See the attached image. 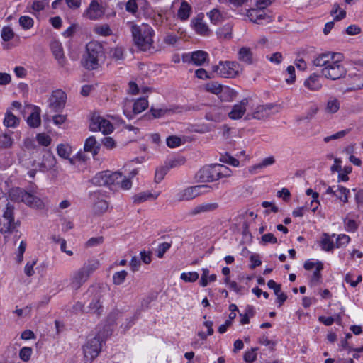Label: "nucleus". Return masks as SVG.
I'll return each mask as SVG.
<instances>
[{
    "label": "nucleus",
    "instance_id": "16",
    "mask_svg": "<svg viewBox=\"0 0 363 363\" xmlns=\"http://www.w3.org/2000/svg\"><path fill=\"white\" fill-rule=\"evenodd\" d=\"M218 207L219 205L216 202L201 203L191 209L188 215L189 216H194L203 213L212 212L217 210Z\"/></svg>",
    "mask_w": 363,
    "mask_h": 363
},
{
    "label": "nucleus",
    "instance_id": "37",
    "mask_svg": "<svg viewBox=\"0 0 363 363\" xmlns=\"http://www.w3.org/2000/svg\"><path fill=\"white\" fill-rule=\"evenodd\" d=\"M274 162H275V159L273 156L266 157L264 160H262V161L260 163L254 165L253 167H250V172L252 173H255V170L270 166V165L273 164Z\"/></svg>",
    "mask_w": 363,
    "mask_h": 363
},
{
    "label": "nucleus",
    "instance_id": "41",
    "mask_svg": "<svg viewBox=\"0 0 363 363\" xmlns=\"http://www.w3.org/2000/svg\"><path fill=\"white\" fill-rule=\"evenodd\" d=\"M27 123L32 128H37L40 125L41 120L38 112H33L28 118Z\"/></svg>",
    "mask_w": 363,
    "mask_h": 363
},
{
    "label": "nucleus",
    "instance_id": "62",
    "mask_svg": "<svg viewBox=\"0 0 363 363\" xmlns=\"http://www.w3.org/2000/svg\"><path fill=\"white\" fill-rule=\"evenodd\" d=\"M350 238L345 234L340 235L336 240V247H340L349 243Z\"/></svg>",
    "mask_w": 363,
    "mask_h": 363
},
{
    "label": "nucleus",
    "instance_id": "43",
    "mask_svg": "<svg viewBox=\"0 0 363 363\" xmlns=\"http://www.w3.org/2000/svg\"><path fill=\"white\" fill-rule=\"evenodd\" d=\"M223 87V86L220 84L216 82H211L206 84L205 89L207 91L219 96Z\"/></svg>",
    "mask_w": 363,
    "mask_h": 363
},
{
    "label": "nucleus",
    "instance_id": "30",
    "mask_svg": "<svg viewBox=\"0 0 363 363\" xmlns=\"http://www.w3.org/2000/svg\"><path fill=\"white\" fill-rule=\"evenodd\" d=\"M57 152L60 157L67 159L71 164H74L73 159L69 158L72 153V147L70 145L68 144H59L57 147Z\"/></svg>",
    "mask_w": 363,
    "mask_h": 363
},
{
    "label": "nucleus",
    "instance_id": "56",
    "mask_svg": "<svg viewBox=\"0 0 363 363\" xmlns=\"http://www.w3.org/2000/svg\"><path fill=\"white\" fill-rule=\"evenodd\" d=\"M14 33L12 29L6 26L4 27L1 31V38L4 41H9L13 38Z\"/></svg>",
    "mask_w": 363,
    "mask_h": 363
},
{
    "label": "nucleus",
    "instance_id": "7",
    "mask_svg": "<svg viewBox=\"0 0 363 363\" xmlns=\"http://www.w3.org/2000/svg\"><path fill=\"white\" fill-rule=\"evenodd\" d=\"M101 342L99 335L88 340L83 347L84 359L86 362H91L99 355L101 350Z\"/></svg>",
    "mask_w": 363,
    "mask_h": 363
},
{
    "label": "nucleus",
    "instance_id": "52",
    "mask_svg": "<svg viewBox=\"0 0 363 363\" xmlns=\"http://www.w3.org/2000/svg\"><path fill=\"white\" fill-rule=\"evenodd\" d=\"M33 20L29 16H21L19 18V24L24 29H30L33 26Z\"/></svg>",
    "mask_w": 363,
    "mask_h": 363
},
{
    "label": "nucleus",
    "instance_id": "8",
    "mask_svg": "<svg viewBox=\"0 0 363 363\" xmlns=\"http://www.w3.org/2000/svg\"><path fill=\"white\" fill-rule=\"evenodd\" d=\"M89 127L91 131H101L105 135L112 133L113 130V126L109 121L96 113L91 117Z\"/></svg>",
    "mask_w": 363,
    "mask_h": 363
},
{
    "label": "nucleus",
    "instance_id": "34",
    "mask_svg": "<svg viewBox=\"0 0 363 363\" xmlns=\"http://www.w3.org/2000/svg\"><path fill=\"white\" fill-rule=\"evenodd\" d=\"M196 179L199 182H211L209 166L203 167L196 174Z\"/></svg>",
    "mask_w": 363,
    "mask_h": 363
},
{
    "label": "nucleus",
    "instance_id": "64",
    "mask_svg": "<svg viewBox=\"0 0 363 363\" xmlns=\"http://www.w3.org/2000/svg\"><path fill=\"white\" fill-rule=\"evenodd\" d=\"M257 350V348H253L252 351L246 352L244 354V359L247 363H252L255 361L257 358V354L254 352Z\"/></svg>",
    "mask_w": 363,
    "mask_h": 363
},
{
    "label": "nucleus",
    "instance_id": "57",
    "mask_svg": "<svg viewBox=\"0 0 363 363\" xmlns=\"http://www.w3.org/2000/svg\"><path fill=\"white\" fill-rule=\"evenodd\" d=\"M38 143L43 146H48L51 143V138L49 135L45 133H40L36 137Z\"/></svg>",
    "mask_w": 363,
    "mask_h": 363
},
{
    "label": "nucleus",
    "instance_id": "44",
    "mask_svg": "<svg viewBox=\"0 0 363 363\" xmlns=\"http://www.w3.org/2000/svg\"><path fill=\"white\" fill-rule=\"evenodd\" d=\"M216 34L220 38L230 39L232 35V28L230 25H225L216 31Z\"/></svg>",
    "mask_w": 363,
    "mask_h": 363
},
{
    "label": "nucleus",
    "instance_id": "12",
    "mask_svg": "<svg viewBox=\"0 0 363 363\" xmlns=\"http://www.w3.org/2000/svg\"><path fill=\"white\" fill-rule=\"evenodd\" d=\"M276 106L273 104H267L265 105H259L256 107L255 111L251 114L246 116V119L255 118L257 120H262L268 118L272 114V109Z\"/></svg>",
    "mask_w": 363,
    "mask_h": 363
},
{
    "label": "nucleus",
    "instance_id": "25",
    "mask_svg": "<svg viewBox=\"0 0 363 363\" xmlns=\"http://www.w3.org/2000/svg\"><path fill=\"white\" fill-rule=\"evenodd\" d=\"M238 60L247 65L253 63V54L250 48L242 47L238 51Z\"/></svg>",
    "mask_w": 363,
    "mask_h": 363
},
{
    "label": "nucleus",
    "instance_id": "3",
    "mask_svg": "<svg viewBox=\"0 0 363 363\" xmlns=\"http://www.w3.org/2000/svg\"><path fill=\"white\" fill-rule=\"evenodd\" d=\"M4 211L3 216L0 218V232L2 233H11L16 228L14 221V206L11 205L5 196H0V210Z\"/></svg>",
    "mask_w": 363,
    "mask_h": 363
},
{
    "label": "nucleus",
    "instance_id": "28",
    "mask_svg": "<svg viewBox=\"0 0 363 363\" xmlns=\"http://www.w3.org/2000/svg\"><path fill=\"white\" fill-rule=\"evenodd\" d=\"M28 196H25L23 201L27 206L36 208H42L43 207L44 204L40 199L28 192Z\"/></svg>",
    "mask_w": 363,
    "mask_h": 363
},
{
    "label": "nucleus",
    "instance_id": "9",
    "mask_svg": "<svg viewBox=\"0 0 363 363\" xmlns=\"http://www.w3.org/2000/svg\"><path fill=\"white\" fill-rule=\"evenodd\" d=\"M67 100V94L61 89L52 91L48 100L49 108L55 113L60 112L64 108Z\"/></svg>",
    "mask_w": 363,
    "mask_h": 363
},
{
    "label": "nucleus",
    "instance_id": "61",
    "mask_svg": "<svg viewBox=\"0 0 363 363\" xmlns=\"http://www.w3.org/2000/svg\"><path fill=\"white\" fill-rule=\"evenodd\" d=\"M286 72L289 75V77L286 79V82L287 84H293L296 80L294 67L292 65L288 66L286 68Z\"/></svg>",
    "mask_w": 363,
    "mask_h": 363
},
{
    "label": "nucleus",
    "instance_id": "10",
    "mask_svg": "<svg viewBox=\"0 0 363 363\" xmlns=\"http://www.w3.org/2000/svg\"><path fill=\"white\" fill-rule=\"evenodd\" d=\"M87 293L92 297L91 301L89 305V310L96 313L97 315H100L103 309L100 301L103 296L102 288L99 286H91Z\"/></svg>",
    "mask_w": 363,
    "mask_h": 363
},
{
    "label": "nucleus",
    "instance_id": "55",
    "mask_svg": "<svg viewBox=\"0 0 363 363\" xmlns=\"http://www.w3.org/2000/svg\"><path fill=\"white\" fill-rule=\"evenodd\" d=\"M182 144V140L177 136H169L167 138V145L170 148H174Z\"/></svg>",
    "mask_w": 363,
    "mask_h": 363
},
{
    "label": "nucleus",
    "instance_id": "63",
    "mask_svg": "<svg viewBox=\"0 0 363 363\" xmlns=\"http://www.w3.org/2000/svg\"><path fill=\"white\" fill-rule=\"evenodd\" d=\"M104 242V238L102 236L91 238L86 243V247H91L97 246Z\"/></svg>",
    "mask_w": 363,
    "mask_h": 363
},
{
    "label": "nucleus",
    "instance_id": "6",
    "mask_svg": "<svg viewBox=\"0 0 363 363\" xmlns=\"http://www.w3.org/2000/svg\"><path fill=\"white\" fill-rule=\"evenodd\" d=\"M240 65L233 61L220 62L218 65L213 67L212 70L220 77L234 78L238 74Z\"/></svg>",
    "mask_w": 363,
    "mask_h": 363
},
{
    "label": "nucleus",
    "instance_id": "21",
    "mask_svg": "<svg viewBox=\"0 0 363 363\" xmlns=\"http://www.w3.org/2000/svg\"><path fill=\"white\" fill-rule=\"evenodd\" d=\"M340 54L333 53V54H321L319 55L317 57H315L313 60V65L316 67H325L330 63L333 58H335L336 57H339Z\"/></svg>",
    "mask_w": 363,
    "mask_h": 363
},
{
    "label": "nucleus",
    "instance_id": "29",
    "mask_svg": "<svg viewBox=\"0 0 363 363\" xmlns=\"http://www.w3.org/2000/svg\"><path fill=\"white\" fill-rule=\"evenodd\" d=\"M9 198L11 200L17 201V202H23L25 196H28V192L24 189L21 188H12L9 191Z\"/></svg>",
    "mask_w": 363,
    "mask_h": 363
},
{
    "label": "nucleus",
    "instance_id": "13",
    "mask_svg": "<svg viewBox=\"0 0 363 363\" xmlns=\"http://www.w3.org/2000/svg\"><path fill=\"white\" fill-rule=\"evenodd\" d=\"M206 187V185H196L188 187L179 194V201H189L201 194V189Z\"/></svg>",
    "mask_w": 363,
    "mask_h": 363
},
{
    "label": "nucleus",
    "instance_id": "58",
    "mask_svg": "<svg viewBox=\"0 0 363 363\" xmlns=\"http://www.w3.org/2000/svg\"><path fill=\"white\" fill-rule=\"evenodd\" d=\"M218 168V174L220 179L223 177H228L231 175L232 171L223 164H217Z\"/></svg>",
    "mask_w": 363,
    "mask_h": 363
},
{
    "label": "nucleus",
    "instance_id": "48",
    "mask_svg": "<svg viewBox=\"0 0 363 363\" xmlns=\"http://www.w3.org/2000/svg\"><path fill=\"white\" fill-rule=\"evenodd\" d=\"M128 275V272L125 270L117 272L113 276V281L116 285H121L123 284Z\"/></svg>",
    "mask_w": 363,
    "mask_h": 363
},
{
    "label": "nucleus",
    "instance_id": "32",
    "mask_svg": "<svg viewBox=\"0 0 363 363\" xmlns=\"http://www.w3.org/2000/svg\"><path fill=\"white\" fill-rule=\"evenodd\" d=\"M150 112L155 118H158L170 113H179L181 111L179 107L171 108H155L152 107L150 108Z\"/></svg>",
    "mask_w": 363,
    "mask_h": 363
},
{
    "label": "nucleus",
    "instance_id": "27",
    "mask_svg": "<svg viewBox=\"0 0 363 363\" xmlns=\"http://www.w3.org/2000/svg\"><path fill=\"white\" fill-rule=\"evenodd\" d=\"M51 50L59 64L63 67L65 66V57L63 49L61 44L58 41H55L51 44Z\"/></svg>",
    "mask_w": 363,
    "mask_h": 363
},
{
    "label": "nucleus",
    "instance_id": "53",
    "mask_svg": "<svg viewBox=\"0 0 363 363\" xmlns=\"http://www.w3.org/2000/svg\"><path fill=\"white\" fill-rule=\"evenodd\" d=\"M211 23L216 24L222 19V15L219 10L214 9L208 13Z\"/></svg>",
    "mask_w": 363,
    "mask_h": 363
},
{
    "label": "nucleus",
    "instance_id": "24",
    "mask_svg": "<svg viewBox=\"0 0 363 363\" xmlns=\"http://www.w3.org/2000/svg\"><path fill=\"white\" fill-rule=\"evenodd\" d=\"M208 54L203 50H197L191 54L190 60H186L196 66L202 65L207 60Z\"/></svg>",
    "mask_w": 363,
    "mask_h": 363
},
{
    "label": "nucleus",
    "instance_id": "22",
    "mask_svg": "<svg viewBox=\"0 0 363 363\" xmlns=\"http://www.w3.org/2000/svg\"><path fill=\"white\" fill-rule=\"evenodd\" d=\"M99 149L100 144L97 143L95 137L90 136L86 140L84 145V150L85 152H91L94 157L99 153Z\"/></svg>",
    "mask_w": 363,
    "mask_h": 363
},
{
    "label": "nucleus",
    "instance_id": "1",
    "mask_svg": "<svg viewBox=\"0 0 363 363\" xmlns=\"http://www.w3.org/2000/svg\"><path fill=\"white\" fill-rule=\"evenodd\" d=\"M98 259H89L82 267L74 271L69 278V286L74 290L79 289L91 275L99 267Z\"/></svg>",
    "mask_w": 363,
    "mask_h": 363
},
{
    "label": "nucleus",
    "instance_id": "46",
    "mask_svg": "<svg viewBox=\"0 0 363 363\" xmlns=\"http://www.w3.org/2000/svg\"><path fill=\"white\" fill-rule=\"evenodd\" d=\"M108 186L119 184L122 177V174L119 172H111L108 171Z\"/></svg>",
    "mask_w": 363,
    "mask_h": 363
},
{
    "label": "nucleus",
    "instance_id": "36",
    "mask_svg": "<svg viewBox=\"0 0 363 363\" xmlns=\"http://www.w3.org/2000/svg\"><path fill=\"white\" fill-rule=\"evenodd\" d=\"M218 96L222 101H230L235 98L236 92L228 86H223Z\"/></svg>",
    "mask_w": 363,
    "mask_h": 363
},
{
    "label": "nucleus",
    "instance_id": "23",
    "mask_svg": "<svg viewBox=\"0 0 363 363\" xmlns=\"http://www.w3.org/2000/svg\"><path fill=\"white\" fill-rule=\"evenodd\" d=\"M55 164L56 159L55 156L52 153L48 152L45 153L43 157L42 162L40 164V170L47 171L51 169L52 167H55Z\"/></svg>",
    "mask_w": 363,
    "mask_h": 363
},
{
    "label": "nucleus",
    "instance_id": "17",
    "mask_svg": "<svg viewBox=\"0 0 363 363\" xmlns=\"http://www.w3.org/2000/svg\"><path fill=\"white\" fill-rule=\"evenodd\" d=\"M191 26L199 35L208 36L211 33L208 26L203 21V16L200 15H198L196 18L191 20Z\"/></svg>",
    "mask_w": 363,
    "mask_h": 363
},
{
    "label": "nucleus",
    "instance_id": "18",
    "mask_svg": "<svg viewBox=\"0 0 363 363\" xmlns=\"http://www.w3.org/2000/svg\"><path fill=\"white\" fill-rule=\"evenodd\" d=\"M226 111L224 108L214 106L206 114V119L214 122L221 121L225 116Z\"/></svg>",
    "mask_w": 363,
    "mask_h": 363
},
{
    "label": "nucleus",
    "instance_id": "14",
    "mask_svg": "<svg viewBox=\"0 0 363 363\" xmlns=\"http://www.w3.org/2000/svg\"><path fill=\"white\" fill-rule=\"evenodd\" d=\"M247 16L252 22L257 24L262 23L263 20H266L267 22L272 21L271 17L267 15L263 9L258 7L250 9L247 11Z\"/></svg>",
    "mask_w": 363,
    "mask_h": 363
},
{
    "label": "nucleus",
    "instance_id": "38",
    "mask_svg": "<svg viewBox=\"0 0 363 363\" xmlns=\"http://www.w3.org/2000/svg\"><path fill=\"white\" fill-rule=\"evenodd\" d=\"M108 208V204L104 199H99L96 201L93 206V211L95 214H102L105 213Z\"/></svg>",
    "mask_w": 363,
    "mask_h": 363
},
{
    "label": "nucleus",
    "instance_id": "50",
    "mask_svg": "<svg viewBox=\"0 0 363 363\" xmlns=\"http://www.w3.org/2000/svg\"><path fill=\"white\" fill-rule=\"evenodd\" d=\"M33 350L31 347H23L19 352V357L23 362H28L31 357Z\"/></svg>",
    "mask_w": 363,
    "mask_h": 363
},
{
    "label": "nucleus",
    "instance_id": "11",
    "mask_svg": "<svg viewBox=\"0 0 363 363\" xmlns=\"http://www.w3.org/2000/svg\"><path fill=\"white\" fill-rule=\"evenodd\" d=\"M132 106L133 113L134 115L140 113L148 107V101L145 98H140L132 104V101L125 99L123 106V113L128 118H131L133 116L128 111L129 108Z\"/></svg>",
    "mask_w": 363,
    "mask_h": 363
},
{
    "label": "nucleus",
    "instance_id": "42",
    "mask_svg": "<svg viewBox=\"0 0 363 363\" xmlns=\"http://www.w3.org/2000/svg\"><path fill=\"white\" fill-rule=\"evenodd\" d=\"M335 196L342 202L347 203L348 201V194L350 193L349 189L342 186H337Z\"/></svg>",
    "mask_w": 363,
    "mask_h": 363
},
{
    "label": "nucleus",
    "instance_id": "59",
    "mask_svg": "<svg viewBox=\"0 0 363 363\" xmlns=\"http://www.w3.org/2000/svg\"><path fill=\"white\" fill-rule=\"evenodd\" d=\"M170 247H171V243H169V242L161 243L158 246V248L157 250V256L159 258L163 257L164 255L170 248Z\"/></svg>",
    "mask_w": 363,
    "mask_h": 363
},
{
    "label": "nucleus",
    "instance_id": "39",
    "mask_svg": "<svg viewBox=\"0 0 363 363\" xmlns=\"http://www.w3.org/2000/svg\"><path fill=\"white\" fill-rule=\"evenodd\" d=\"M19 119L14 116L10 111H7L6 113L5 118L4 120V124L6 127H15L18 125Z\"/></svg>",
    "mask_w": 363,
    "mask_h": 363
},
{
    "label": "nucleus",
    "instance_id": "15",
    "mask_svg": "<svg viewBox=\"0 0 363 363\" xmlns=\"http://www.w3.org/2000/svg\"><path fill=\"white\" fill-rule=\"evenodd\" d=\"M362 74H350L346 80L348 87L345 91H353L363 89Z\"/></svg>",
    "mask_w": 363,
    "mask_h": 363
},
{
    "label": "nucleus",
    "instance_id": "60",
    "mask_svg": "<svg viewBox=\"0 0 363 363\" xmlns=\"http://www.w3.org/2000/svg\"><path fill=\"white\" fill-rule=\"evenodd\" d=\"M12 139L7 135H3L0 137V147L7 148L11 146Z\"/></svg>",
    "mask_w": 363,
    "mask_h": 363
},
{
    "label": "nucleus",
    "instance_id": "51",
    "mask_svg": "<svg viewBox=\"0 0 363 363\" xmlns=\"http://www.w3.org/2000/svg\"><path fill=\"white\" fill-rule=\"evenodd\" d=\"M323 269V264L321 262L318 261V266L315 269V271L313 272V276L311 277V281L313 284H316L319 282L321 278L320 272Z\"/></svg>",
    "mask_w": 363,
    "mask_h": 363
},
{
    "label": "nucleus",
    "instance_id": "47",
    "mask_svg": "<svg viewBox=\"0 0 363 363\" xmlns=\"http://www.w3.org/2000/svg\"><path fill=\"white\" fill-rule=\"evenodd\" d=\"M94 32L102 36H109L112 34V31L108 24L98 26L94 28Z\"/></svg>",
    "mask_w": 363,
    "mask_h": 363
},
{
    "label": "nucleus",
    "instance_id": "54",
    "mask_svg": "<svg viewBox=\"0 0 363 363\" xmlns=\"http://www.w3.org/2000/svg\"><path fill=\"white\" fill-rule=\"evenodd\" d=\"M168 172V168L161 167L157 168L155 172V181L157 183H160L165 177Z\"/></svg>",
    "mask_w": 363,
    "mask_h": 363
},
{
    "label": "nucleus",
    "instance_id": "4",
    "mask_svg": "<svg viewBox=\"0 0 363 363\" xmlns=\"http://www.w3.org/2000/svg\"><path fill=\"white\" fill-rule=\"evenodd\" d=\"M104 54L102 45L97 42L91 41L86 45V52L82 60V65L87 69L93 70L99 66V58Z\"/></svg>",
    "mask_w": 363,
    "mask_h": 363
},
{
    "label": "nucleus",
    "instance_id": "2",
    "mask_svg": "<svg viewBox=\"0 0 363 363\" xmlns=\"http://www.w3.org/2000/svg\"><path fill=\"white\" fill-rule=\"evenodd\" d=\"M131 33L135 45L141 51H148L152 48L154 30L149 25H133Z\"/></svg>",
    "mask_w": 363,
    "mask_h": 363
},
{
    "label": "nucleus",
    "instance_id": "31",
    "mask_svg": "<svg viewBox=\"0 0 363 363\" xmlns=\"http://www.w3.org/2000/svg\"><path fill=\"white\" fill-rule=\"evenodd\" d=\"M191 13V7L186 1H182L180 8L178 10L177 16L182 21H186Z\"/></svg>",
    "mask_w": 363,
    "mask_h": 363
},
{
    "label": "nucleus",
    "instance_id": "49",
    "mask_svg": "<svg viewBox=\"0 0 363 363\" xmlns=\"http://www.w3.org/2000/svg\"><path fill=\"white\" fill-rule=\"evenodd\" d=\"M199 274L196 272H183L180 278L185 282H194L199 279Z\"/></svg>",
    "mask_w": 363,
    "mask_h": 363
},
{
    "label": "nucleus",
    "instance_id": "26",
    "mask_svg": "<svg viewBox=\"0 0 363 363\" xmlns=\"http://www.w3.org/2000/svg\"><path fill=\"white\" fill-rule=\"evenodd\" d=\"M304 86L311 91H318L322 87L319 76L316 74H311L304 82Z\"/></svg>",
    "mask_w": 363,
    "mask_h": 363
},
{
    "label": "nucleus",
    "instance_id": "20",
    "mask_svg": "<svg viewBox=\"0 0 363 363\" xmlns=\"http://www.w3.org/2000/svg\"><path fill=\"white\" fill-rule=\"evenodd\" d=\"M248 103L247 99H242L239 104H235L230 112L228 113L230 118L233 120L240 119L246 111V106Z\"/></svg>",
    "mask_w": 363,
    "mask_h": 363
},
{
    "label": "nucleus",
    "instance_id": "40",
    "mask_svg": "<svg viewBox=\"0 0 363 363\" xmlns=\"http://www.w3.org/2000/svg\"><path fill=\"white\" fill-rule=\"evenodd\" d=\"M340 108V102L335 98L330 99L325 107V111L329 113H335L337 112Z\"/></svg>",
    "mask_w": 363,
    "mask_h": 363
},
{
    "label": "nucleus",
    "instance_id": "45",
    "mask_svg": "<svg viewBox=\"0 0 363 363\" xmlns=\"http://www.w3.org/2000/svg\"><path fill=\"white\" fill-rule=\"evenodd\" d=\"M323 238L320 241V246L323 250L330 251L334 247L333 241L330 240L327 233H323Z\"/></svg>",
    "mask_w": 363,
    "mask_h": 363
},
{
    "label": "nucleus",
    "instance_id": "19",
    "mask_svg": "<svg viewBox=\"0 0 363 363\" xmlns=\"http://www.w3.org/2000/svg\"><path fill=\"white\" fill-rule=\"evenodd\" d=\"M104 13L103 7L96 1H92L86 11V16L91 20H96Z\"/></svg>",
    "mask_w": 363,
    "mask_h": 363
},
{
    "label": "nucleus",
    "instance_id": "35",
    "mask_svg": "<svg viewBox=\"0 0 363 363\" xmlns=\"http://www.w3.org/2000/svg\"><path fill=\"white\" fill-rule=\"evenodd\" d=\"M158 195L159 194H153L149 191L140 192L133 197V202L136 203H140L149 199L155 200L158 197Z\"/></svg>",
    "mask_w": 363,
    "mask_h": 363
},
{
    "label": "nucleus",
    "instance_id": "5",
    "mask_svg": "<svg viewBox=\"0 0 363 363\" xmlns=\"http://www.w3.org/2000/svg\"><path fill=\"white\" fill-rule=\"evenodd\" d=\"M321 74L328 79L337 80L346 76L347 69L337 57V58H333L328 66L321 69Z\"/></svg>",
    "mask_w": 363,
    "mask_h": 363
},
{
    "label": "nucleus",
    "instance_id": "33",
    "mask_svg": "<svg viewBox=\"0 0 363 363\" xmlns=\"http://www.w3.org/2000/svg\"><path fill=\"white\" fill-rule=\"evenodd\" d=\"M108 171H105L96 174L90 182L96 186H108Z\"/></svg>",
    "mask_w": 363,
    "mask_h": 363
}]
</instances>
